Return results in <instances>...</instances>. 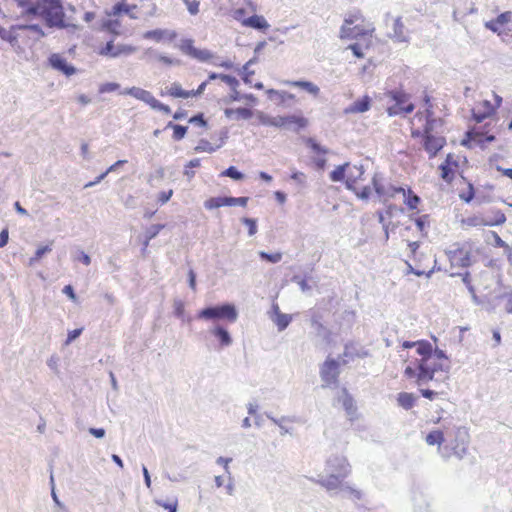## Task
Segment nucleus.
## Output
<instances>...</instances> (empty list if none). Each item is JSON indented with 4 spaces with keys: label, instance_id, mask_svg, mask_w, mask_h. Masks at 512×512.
I'll list each match as a JSON object with an SVG mask.
<instances>
[{
    "label": "nucleus",
    "instance_id": "1",
    "mask_svg": "<svg viewBox=\"0 0 512 512\" xmlns=\"http://www.w3.org/2000/svg\"><path fill=\"white\" fill-rule=\"evenodd\" d=\"M123 15L130 19H137L138 5L129 3L128 0H118L110 10L105 11L106 17L101 20L92 35L91 48L94 53L101 57L117 58L135 51V48L130 45L115 44V38L122 32L120 17Z\"/></svg>",
    "mask_w": 512,
    "mask_h": 512
},
{
    "label": "nucleus",
    "instance_id": "2",
    "mask_svg": "<svg viewBox=\"0 0 512 512\" xmlns=\"http://www.w3.org/2000/svg\"><path fill=\"white\" fill-rule=\"evenodd\" d=\"M404 349H409L404 358V376L421 386L434 379L439 371L448 369V358L440 350H434L427 340L404 341Z\"/></svg>",
    "mask_w": 512,
    "mask_h": 512
},
{
    "label": "nucleus",
    "instance_id": "3",
    "mask_svg": "<svg viewBox=\"0 0 512 512\" xmlns=\"http://www.w3.org/2000/svg\"><path fill=\"white\" fill-rule=\"evenodd\" d=\"M425 104V109L418 111L411 120V136L422 137L423 148L432 158L444 147L446 140L432 134L436 126L441 124V120L434 117L433 105L428 96L425 97Z\"/></svg>",
    "mask_w": 512,
    "mask_h": 512
},
{
    "label": "nucleus",
    "instance_id": "4",
    "mask_svg": "<svg viewBox=\"0 0 512 512\" xmlns=\"http://www.w3.org/2000/svg\"><path fill=\"white\" fill-rule=\"evenodd\" d=\"M330 178L332 181L344 180L347 188L361 199H368L371 195L369 181L362 165L346 163L343 166H338L331 172Z\"/></svg>",
    "mask_w": 512,
    "mask_h": 512
},
{
    "label": "nucleus",
    "instance_id": "5",
    "mask_svg": "<svg viewBox=\"0 0 512 512\" xmlns=\"http://www.w3.org/2000/svg\"><path fill=\"white\" fill-rule=\"evenodd\" d=\"M375 32L373 23L368 21L360 11H354L347 15L340 29L342 39H362L365 42V49L372 43Z\"/></svg>",
    "mask_w": 512,
    "mask_h": 512
},
{
    "label": "nucleus",
    "instance_id": "6",
    "mask_svg": "<svg viewBox=\"0 0 512 512\" xmlns=\"http://www.w3.org/2000/svg\"><path fill=\"white\" fill-rule=\"evenodd\" d=\"M0 35L13 47L24 49L31 47L35 42L45 36L42 27L38 24H19L11 26L9 30H2Z\"/></svg>",
    "mask_w": 512,
    "mask_h": 512
},
{
    "label": "nucleus",
    "instance_id": "7",
    "mask_svg": "<svg viewBox=\"0 0 512 512\" xmlns=\"http://www.w3.org/2000/svg\"><path fill=\"white\" fill-rule=\"evenodd\" d=\"M480 249L471 240L453 243L446 251L451 268H468L476 262Z\"/></svg>",
    "mask_w": 512,
    "mask_h": 512
},
{
    "label": "nucleus",
    "instance_id": "8",
    "mask_svg": "<svg viewBox=\"0 0 512 512\" xmlns=\"http://www.w3.org/2000/svg\"><path fill=\"white\" fill-rule=\"evenodd\" d=\"M506 221L505 214L499 210H491L490 214H472L460 219V226L464 229L482 226H497Z\"/></svg>",
    "mask_w": 512,
    "mask_h": 512
},
{
    "label": "nucleus",
    "instance_id": "9",
    "mask_svg": "<svg viewBox=\"0 0 512 512\" xmlns=\"http://www.w3.org/2000/svg\"><path fill=\"white\" fill-rule=\"evenodd\" d=\"M385 96L393 102V104L387 107L389 116L407 115L415 109L414 104L410 101V95L402 89L387 91Z\"/></svg>",
    "mask_w": 512,
    "mask_h": 512
},
{
    "label": "nucleus",
    "instance_id": "10",
    "mask_svg": "<svg viewBox=\"0 0 512 512\" xmlns=\"http://www.w3.org/2000/svg\"><path fill=\"white\" fill-rule=\"evenodd\" d=\"M502 101V97L493 91L490 95V99H483L476 103L475 107L472 109V118L477 123L491 118L502 105Z\"/></svg>",
    "mask_w": 512,
    "mask_h": 512
},
{
    "label": "nucleus",
    "instance_id": "11",
    "mask_svg": "<svg viewBox=\"0 0 512 512\" xmlns=\"http://www.w3.org/2000/svg\"><path fill=\"white\" fill-rule=\"evenodd\" d=\"M462 157L455 153H448L444 161L439 165L438 172L440 179L450 185L456 176L461 174Z\"/></svg>",
    "mask_w": 512,
    "mask_h": 512
},
{
    "label": "nucleus",
    "instance_id": "12",
    "mask_svg": "<svg viewBox=\"0 0 512 512\" xmlns=\"http://www.w3.org/2000/svg\"><path fill=\"white\" fill-rule=\"evenodd\" d=\"M261 123L266 126H273L277 128L293 127L296 130L305 128L308 125V120L301 115H286V116H261Z\"/></svg>",
    "mask_w": 512,
    "mask_h": 512
},
{
    "label": "nucleus",
    "instance_id": "13",
    "mask_svg": "<svg viewBox=\"0 0 512 512\" xmlns=\"http://www.w3.org/2000/svg\"><path fill=\"white\" fill-rule=\"evenodd\" d=\"M38 15L43 16L48 27L65 28L67 26L62 4L39 10Z\"/></svg>",
    "mask_w": 512,
    "mask_h": 512
},
{
    "label": "nucleus",
    "instance_id": "14",
    "mask_svg": "<svg viewBox=\"0 0 512 512\" xmlns=\"http://www.w3.org/2000/svg\"><path fill=\"white\" fill-rule=\"evenodd\" d=\"M371 182L378 197L384 203H387L391 199L395 198L397 195H401V193H404L403 187H397L392 184H382L380 180L377 178V176H374Z\"/></svg>",
    "mask_w": 512,
    "mask_h": 512
},
{
    "label": "nucleus",
    "instance_id": "15",
    "mask_svg": "<svg viewBox=\"0 0 512 512\" xmlns=\"http://www.w3.org/2000/svg\"><path fill=\"white\" fill-rule=\"evenodd\" d=\"M207 85V81L202 82L196 90H184L182 86L174 82L167 88L165 93L162 95H167L172 98H190L195 97L203 93L205 87Z\"/></svg>",
    "mask_w": 512,
    "mask_h": 512
},
{
    "label": "nucleus",
    "instance_id": "16",
    "mask_svg": "<svg viewBox=\"0 0 512 512\" xmlns=\"http://www.w3.org/2000/svg\"><path fill=\"white\" fill-rule=\"evenodd\" d=\"M320 375L327 386L336 384L339 377V363L334 359L326 360L321 368Z\"/></svg>",
    "mask_w": 512,
    "mask_h": 512
},
{
    "label": "nucleus",
    "instance_id": "17",
    "mask_svg": "<svg viewBox=\"0 0 512 512\" xmlns=\"http://www.w3.org/2000/svg\"><path fill=\"white\" fill-rule=\"evenodd\" d=\"M327 468L331 474L345 478L350 472V466L345 457L335 456L327 461Z\"/></svg>",
    "mask_w": 512,
    "mask_h": 512
},
{
    "label": "nucleus",
    "instance_id": "18",
    "mask_svg": "<svg viewBox=\"0 0 512 512\" xmlns=\"http://www.w3.org/2000/svg\"><path fill=\"white\" fill-rule=\"evenodd\" d=\"M180 49L184 54L200 61H207L212 57L209 51L195 48L194 42L191 39L182 40Z\"/></svg>",
    "mask_w": 512,
    "mask_h": 512
},
{
    "label": "nucleus",
    "instance_id": "19",
    "mask_svg": "<svg viewBox=\"0 0 512 512\" xmlns=\"http://www.w3.org/2000/svg\"><path fill=\"white\" fill-rule=\"evenodd\" d=\"M402 212L403 208L400 206L389 204L386 206L384 211L378 212L379 222L386 230L389 228H394L395 224L392 223L391 219Z\"/></svg>",
    "mask_w": 512,
    "mask_h": 512
},
{
    "label": "nucleus",
    "instance_id": "20",
    "mask_svg": "<svg viewBox=\"0 0 512 512\" xmlns=\"http://www.w3.org/2000/svg\"><path fill=\"white\" fill-rule=\"evenodd\" d=\"M49 63L54 69L61 71L66 76H71L76 72V69L60 54H52L49 58Z\"/></svg>",
    "mask_w": 512,
    "mask_h": 512
},
{
    "label": "nucleus",
    "instance_id": "21",
    "mask_svg": "<svg viewBox=\"0 0 512 512\" xmlns=\"http://www.w3.org/2000/svg\"><path fill=\"white\" fill-rule=\"evenodd\" d=\"M256 10L257 8L254 3L245 0L240 7L232 10V15L237 21L241 22V24L243 25V23L246 21L248 17L256 13Z\"/></svg>",
    "mask_w": 512,
    "mask_h": 512
},
{
    "label": "nucleus",
    "instance_id": "22",
    "mask_svg": "<svg viewBox=\"0 0 512 512\" xmlns=\"http://www.w3.org/2000/svg\"><path fill=\"white\" fill-rule=\"evenodd\" d=\"M512 19V12L506 11L498 15L495 19L485 22V27L490 31L500 35L502 33L500 27L508 24Z\"/></svg>",
    "mask_w": 512,
    "mask_h": 512
},
{
    "label": "nucleus",
    "instance_id": "23",
    "mask_svg": "<svg viewBox=\"0 0 512 512\" xmlns=\"http://www.w3.org/2000/svg\"><path fill=\"white\" fill-rule=\"evenodd\" d=\"M143 37L155 42L173 41L176 38L174 31L164 29H154L144 33Z\"/></svg>",
    "mask_w": 512,
    "mask_h": 512
},
{
    "label": "nucleus",
    "instance_id": "24",
    "mask_svg": "<svg viewBox=\"0 0 512 512\" xmlns=\"http://www.w3.org/2000/svg\"><path fill=\"white\" fill-rule=\"evenodd\" d=\"M121 94L132 96L135 99L146 103L147 105H150L154 99V96L150 91L136 86L126 88L121 92Z\"/></svg>",
    "mask_w": 512,
    "mask_h": 512
},
{
    "label": "nucleus",
    "instance_id": "25",
    "mask_svg": "<svg viewBox=\"0 0 512 512\" xmlns=\"http://www.w3.org/2000/svg\"><path fill=\"white\" fill-rule=\"evenodd\" d=\"M495 140L494 135H487L484 134L476 129L469 130L466 133V138L463 141V144H466V142L473 143L476 145H483L486 142H493Z\"/></svg>",
    "mask_w": 512,
    "mask_h": 512
},
{
    "label": "nucleus",
    "instance_id": "26",
    "mask_svg": "<svg viewBox=\"0 0 512 512\" xmlns=\"http://www.w3.org/2000/svg\"><path fill=\"white\" fill-rule=\"evenodd\" d=\"M340 401L344 410L346 411L347 416L349 417V420L354 421L357 418V407L352 396L347 392L346 389H343V396Z\"/></svg>",
    "mask_w": 512,
    "mask_h": 512
},
{
    "label": "nucleus",
    "instance_id": "27",
    "mask_svg": "<svg viewBox=\"0 0 512 512\" xmlns=\"http://www.w3.org/2000/svg\"><path fill=\"white\" fill-rule=\"evenodd\" d=\"M371 107V98L367 95L357 99L354 101L347 109V113H363L370 109Z\"/></svg>",
    "mask_w": 512,
    "mask_h": 512
},
{
    "label": "nucleus",
    "instance_id": "28",
    "mask_svg": "<svg viewBox=\"0 0 512 512\" xmlns=\"http://www.w3.org/2000/svg\"><path fill=\"white\" fill-rule=\"evenodd\" d=\"M243 26L260 31H266L269 28V24L266 19L261 15H256L255 13L246 19Z\"/></svg>",
    "mask_w": 512,
    "mask_h": 512
},
{
    "label": "nucleus",
    "instance_id": "29",
    "mask_svg": "<svg viewBox=\"0 0 512 512\" xmlns=\"http://www.w3.org/2000/svg\"><path fill=\"white\" fill-rule=\"evenodd\" d=\"M198 318L205 320H220L224 318V305L206 308L199 312Z\"/></svg>",
    "mask_w": 512,
    "mask_h": 512
},
{
    "label": "nucleus",
    "instance_id": "30",
    "mask_svg": "<svg viewBox=\"0 0 512 512\" xmlns=\"http://www.w3.org/2000/svg\"><path fill=\"white\" fill-rule=\"evenodd\" d=\"M225 81L226 85H228L232 91V93H229V96L226 95V102L228 101V98L232 101H238L241 99L254 101V98L252 96L248 97L246 95H242L240 94L239 91L236 90V86L238 85V81L236 79L226 75Z\"/></svg>",
    "mask_w": 512,
    "mask_h": 512
},
{
    "label": "nucleus",
    "instance_id": "31",
    "mask_svg": "<svg viewBox=\"0 0 512 512\" xmlns=\"http://www.w3.org/2000/svg\"><path fill=\"white\" fill-rule=\"evenodd\" d=\"M391 37L398 42L407 41V33L401 17H397L393 20V34Z\"/></svg>",
    "mask_w": 512,
    "mask_h": 512
},
{
    "label": "nucleus",
    "instance_id": "32",
    "mask_svg": "<svg viewBox=\"0 0 512 512\" xmlns=\"http://www.w3.org/2000/svg\"><path fill=\"white\" fill-rule=\"evenodd\" d=\"M251 66H252V62H248L244 65L243 72H242V79H243L244 83L248 84L250 87L261 89L263 86L260 82H257L254 79L255 72L251 69Z\"/></svg>",
    "mask_w": 512,
    "mask_h": 512
},
{
    "label": "nucleus",
    "instance_id": "33",
    "mask_svg": "<svg viewBox=\"0 0 512 512\" xmlns=\"http://www.w3.org/2000/svg\"><path fill=\"white\" fill-rule=\"evenodd\" d=\"M252 116V111L249 108L242 107H231L226 108V117L230 119H249Z\"/></svg>",
    "mask_w": 512,
    "mask_h": 512
},
{
    "label": "nucleus",
    "instance_id": "34",
    "mask_svg": "<svg viewBox=\"0 0 512 512\" xmlns=\"http://www.w3.org/2000/svg\"><path fill=\"white\" fill-rule=\"evenodd\" d=\"M285 83L292 87L301 88L315 97L320 93L319 87L310 81H286Z\"/></svg>",
    "mask_w": 512,
    "mask_h": 512
},
{
    "label": "nucleus",
    "instance_id": "35",
    "mask_svg": "<svg viewBox=\"0 0 512 512\" xmlns=\"http://www.w3.org/2000/svg\"><path fill=\"white\" fill-rule=\"evenodd\" d=\"M17 5L24 9L23 16L30 17L36 16L39 13L40 5H36L33 3V0H14Z\"/></svg>",
    "mask_w": 512,
    "mask_h": 512
},
{
    "label": "nucleus",
    "instance_id": "36",
    "mask_svg": "<svg viewBox=\"0 0 512 512\" xmlns=\"http://www.w3.org/2000/svg\"><path fill=\"white\" fill-rule=\"evenodd\" d=\"M405 205L410 210H415L420 204V198L411 190V188H404V193H401Z\"/></svg>",
    "mask_w": 512,
    "mask_h": 512
},
{
    "label": "nucleus",
    "instance_id": "37",
    "mask_svg": "<svg viewBox=\"0 0 512 512\" xmlns=\"http://www.w3.org/2000/svg\"><path fill=\"white\" fill-rule=\"evenodd\" d=\"M416 402V397L413 393L409 392H401L397 395V403L402 408L409 410L411 409Z\"/></svg>",
    "mask_w": 512,
    "mask_h": 512
},
{
    "label": "nucleus",
    "instance_id": "38",
    "mask_svg": "<svg viewBox=\"0 0 512 512\" xmlns=\"http://www.w3.org/2000/svg\"><path fill=\"white\" fill-rule=\"evenodd\" d=\"M270 99H276L279 104L285 103L287 100H295V95L286 91H277L274 89L267 90Z\"/></svg>",
    "mask_w": 512,
    "mask_h": 512
},
{
    "label": "nucleus",
    "instance_id": "39",
    "mask_svg": "<svg viewBox=\"0 0 512 512\" xmlns=\"http://www.w3.org/2000/svg\"><path fill=\"white\" fill-rule=\"evenodd\" d=\"M275 309H276V316L274 318V322L277 325L278 330L282 331L289 325L292 318L290 315L283 314V313L279 312L278 306H276Z\"/></svg>",
    "mask_w": 512,
    "mask_h": 512
},
{
    "label": "nucleus",
    "instance_id": "40",
    "mask_svg": "<svg viewBox=\"0 0 512 512\" xmlns=\"http://www.w3.org/2000/svg\"><path fill=\"white\" fill-rule=\"evenodd\" d=\"M126 160H118L114 164H112L104 173H102L100 176L97 177L95 181L89 182L85 185V187H91L97 183H99L101 180H103L110 172L116 170L119 166H122L126 163Z\"/></svg>",
    "mask_w": 512,
    "mask_h": 512
},
{
    "label": "nucleus",
    "instance_id": "41",
    "mask_svg": "<svg viewBox=\"0 0 512 512\" xmlns=\"http://www.w3.org/2000/svg\"><path fill=\"white\" fill-rule=\"evenodd\" d=\"M167 128H172L173 129V139L175 141H179L181 139H183L187 133V127L186 126H182V125H178V124H174L172 122H169L167 124Z\"/></svg>",
    "mask_w": 512,
    "mask_h": 512
},
{
    "label": "nucleus",
    "instance_id": "42",
    "mask_svg": "<svg viewBox=\"0 0 512 512\" xmlns=\"http://www.w3.org/2000/svg\"><path fill=\"white\" fill-rule=\"evenodd\" d=\"M426 442L428 445H441L444 442V434L440 430H433L426 436Z\"/></svg>",
    "mask_w": 512,
    "mask_h": 512
},
{
    "label": "nucleus",
    "instance_id": "43",
    "mask_svg": "<svg viewBox=\"0 0 512 512\" xmlns=\"http://www.w3.org/2000/svg\"><path fill=\"white\" fill-rule=\"evenodd\" d=\"M163 228H164V225L157 224V225L151 226L147 230V236H146V240L144 242V248H143L144 251L147 249L150 240H152L154 237H156Z\"/></svg>",
    "mask_w": 512,
    "mask_h": 512
},
{
    "label": "nucleus",
    "instance_id": "44",
    "mask_svg": "<svg viewBox=\"0 0 512 512\" xmlns=\"http://www.w3.org/2000/svg\"><path fill=\"white\" fill-rule=\"evenodd\" d=\"M341 479H343L340 476H336L334 474H331L326 480L321 481V485L326 487L327 489H335L339 487L341 483Z\"/></svg>",
    "mask_w": 512,
    "mask_h": 512
},
{
    "label": "nucleus",
    "instance_id": "45",
    "mask_svg": "<svg viewBox=\"0 0 512 512\" xmlns=\"http://www.w3.org/2000/svg\"><path fill=\"white\" fill-rule=\"evenodd\" d=\"M51 245L52 242L49 245L39 247L36 250L34 257L30 258L29 264L33 265L35 262L39 261L45 253L50 252L52 250Z\"/></svg>",
    "mask_w": 512,
    "mask_h": 512
},
{
    "label": "nucleus",
    "instance_id": "46",
    "mask_svg": "<svg viewBox=\"0 0 512 512\" xmlns=\"http://www.w3.org/2000/svg\"><path fill=\"white\" fill-rule=\"evenodd\" d=\"M474 196H475V190H474L473 185L470 182L467 183L466 190L459 193L460 199L466 203H469L470 201H472Z\"/></svg>",
    "mask_w": 512,
    "mask_h": 512
},
{
    "label": "nucleus",
    "instance_id": "47",
    "mask_svg": "<svg viewBox=\"0 0 512 512\" xmlns=\"http://www.w3.org/2000/svg\"><path fill=\"white\" fill-rule=\"evenodd\" d=\"M259 256L262 260H265V261L271 262V263H278L282 259V253H280V252L267 253V252L261 251L259 253Z\"/></svg>",
    "mask_w": 512,
    "mask_h": 512
},
{
    "label": "nucleus",
    "instance_id": "48",
    "mask_svg": "<svg viewBox=\"0 0 512 512\" xmlns=\"http://www.w3.org/2000/svg\"><path fill=\"white\" fill-rule=\"evenodd\" d=\"M204 206L209 209L220 208L224 206V197H213L205 201Z\"/></svg>",
    "mask_w": 512,
    "mask_h": 512
},
{
    "label": "nucleus",
    "instance_id": "49",
    "mask_svg": "<svg viewBox=\"0 0 512 512\" xmlns=\"http://www.w3.org/2000/svg\"><path fill=\"white\" fill-rule=\"evenodd\" d=\"M305 143L318 155H325L327 153V149L321 147L313 138H307Z\"/></svg>",
    "mask_w": 512,
    "mask_h": 512
},
{
    "label": "nucleus",
    "instance_id": "50",
    "mask_svg": "<svg viewBox=\"0 0 512 512\" xmlns=\"http://www.w3.org/2000/svg\"><path fill=\"white\" fill-rule=\"evenodd\" d=\"M149 106L152 109L158 110V111H160V112H162L164 114H167V115L171 113V108L168 105L160 102L155 97H154V99L152 100V102H151V104Z\"/></svg>",
    "mask_w": 512,
    "mask_h": 512
},
{
    "label": "nucleus",
    "instance_id": "51",
    "mask_svg": "<svg viewBox=\"0 0 512 512\" xmlns=\"http://www.w3.org/2000/svg\"><path fill=\"white\" fill-rule=\"evenodd\" d=\"M415 224L417 229L422 233L426 234V229L429 226V217L428 215H423L415 219Z\"/></svg>",
    "mask_w": 512,
    "mask_h": 512
},
{
    "label": "nucleus",
    "instance_id": "52",
    "mask_svg": "<svg viewBox=\"0 0 512 512\" xmlns=\"http://www.w3.org/2000/svg\"><path fill=\"white\" fill-rule=\"evenodd\" d=\"M211 336L215 337L218 344H217V347L219 349L222 348V346L224 345V328L222 327H216L214 329L211 330Z\"/></svg>",
    "mask_w": 512,
    "mask_h": 512
},
{
    "label": "nucleus",
    "instance_id": "53",
    "mask_svg": "<svg viewBox=\"0 0 512 512\" xmlns=\"http://www.w3.org/2000/svg\"><path fill=\"white\" fill-rule=\"evenodd\" d=\"M119 88H120V85L118 83L107 82V83H103L100 85L99 92L100 93H111V92L118 90Z\"/></svg>",
    "mask_w": 512,
    "mask_h": 512
},
{
    "label": "nucleus",
    "instance_id": "54",
    "mask_svg": "<svg viewBox=\"0 0 512 512\" xmlns=\"http://www.w3.org/2000/svg\"><path fill=\"white\" fill-rule=\"evenodd\" d=\"M419 392L421 396L429 400H434L439 395H443L445 393L444 391H435L431 389H420Z\"/></svg>",
    "mask_w": 512,
    "mask_h": 512
},
{
    "label": "nucleus",
    "instance_id": "55",
    "mask_svg": "<svg viewBox=\"0 0 512 512\" xmlns=\"http://www.w3.org/2000/svg\"><path fill=\"white\" fill-rule=\"evenodd\" d=\"M247 201H248L247 197H238V198L226 197V206H236V205L246 206Z\"/></svg>",
    "mask_w": 512,
    "mask_h": 512
},
{
    "label": "nucleus",
    "instance_id": "56",
    "mask_svg": "<svg viewBox=\"0 0 512 512\" xmlns=\"http://www.w3.org/2000/svg\"><path fill=\"white\" fill-rule=\"evenodd\" d=\"M157 505L163 507L164 509L168 510V512H176L178 507V501L174 499L171 502H164L161 500L156 501Z\"/></svg>",
    "mask_w": 512,
    "mask_h": 512
},
{
    "label": "nucleus",
    "instance_id": "57",
    "mask_svg": "<svg viewBox=\"0 0 512 512\" xmlns=\"http://www.w3.org/2000/svg\"><path fill=\"white\" fill-rule=\"evenodd\" d=\"M61 0H39L36 5H40V11L42 9L54 7L56 5H61Z\"/></svg>",
    "mask_w": 512,
    "mask_h": 512
},
{
    "label": "nucleus",
    "instance_id": "58",
    "mask_svg": "<svg viewBox=\"0 0 512 512\" xmlns=\"http://www.w3.org/2000/svg\"><path fill=\"white\" fill-rule=\"evenodd\" d=\"M172 195H173V190L172 189H169L168 191H162L158 195L157 202L160 205H163V204L167 203L170 200Z\"/></svg>",
    "mask_w": 512,
    "mask_h": 512
},
{
    "label": "nucleus",
    "instance_id": "59",
    "mask_svg": "<svg viewBox=\"0 0 512 512\" xmlns=\"http://www.w3.org/2000/svg\"><path fill=\"white\" fill-rule=\"evenodd\" d=\"M363 47L365 48V44L362 46L360 43H353L348 46V49H350L357 58H363L364 57V53L362 52Z\"/></svg>",
    "mask_w": 512,
    "mask_h": 512
},
{
    "label": "nucleus",
    "instance_id": "60",
    "mask_svg": "<svg viewBox=\"0 0 512 512\" xmlns=\"http://www.w3.org/2000/svg\"><path fill=\"white\" fill-rule=\"evenodd\" d=\"M174 313L177 317H183L185 312V305L182 300H175L174 301Z\"/></svg>",
    "mask_w": 512,
    "mask_h": 512
},
{
    "label": "nucleus",
    "instance_id": "61",
    "mask_svg": "<svg viewBox=\"0 0 512 512\" xmlns=\"http://www.w3.org/2000/svg\"><path fill=\"white\" fill-rule=\"evenodd\" d=\"M237 318V312L233 305L226 304V321L233 322Z\"/></svg>",
    "mask_w": 512,
    "mask_h": 512
},
{
    "label": "nucleus",
    "instance_id": "62",
    "mask_svg": "<svg viewBox=\"0 0 512 512\" xmlns=\"http://www.w3.org/2000/svg\"><path fill=\"white\" fill-rule=\"evenodd\" d=\"M226 176L233 178L235 180H240L243 178L242 173H240L234 166H231L226 169Z\"/></svg>",
    "mask_w": 512,
    "mask_h": 512
},
{
    "label": "nucleus",
    "instance_id": "63",
    "mask_svg": "<svg viewBox=\"0 0 512 512\" xmlns=\"http://www.w3.org/2000/svg\"><path fill=\"white\" fill-rule=\"evenodd\" d=\"M320 318L321 317L319 315H314L311 318V324L318 332L326 330L325 326L321 323Z\"/></svg>",
    "mask_w": 512,
    "mask_h": 512
},
{
    "label": "nucleus",
    "instance_id": "64",
    "mask_svg": "<svg viewBox=\"0 0 512 512\" xmlns=\"http://www.w3.org/2000/svg\"><path fill=\"white\" fill-rule=\"evenodd\" d=\"M83 331V328H79V329H74L72 331H69L68 332V336H67V340H66V344H69L71 343L73 340H75L78 336L81 335Z\"/></svg>",
    "mask_w": 512,
    "mask_h": 512
}]
</instances>
